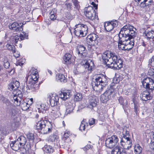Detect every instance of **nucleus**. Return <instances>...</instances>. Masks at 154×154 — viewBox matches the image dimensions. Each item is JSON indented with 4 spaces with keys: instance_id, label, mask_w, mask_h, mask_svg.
Segmentation results:
<instances>
[{
    "instance_id": "1",
    "label": "nucleus",
    "mask_w": 154,
    "mask_h": 154,
    "mask_svg": "<svg viewBox=\"0 0 154 154\" xmlns=\"http://www.w3.org/2000/svg\"><path fill=\"white\" fill-rule=\"evenodd\" d=\"M102 62L110 68L118 69L122 67V61L114 53L108 51L102 55Z\"/></svg>"
},
{
    "instance_id": "2",
    "label": "nucleus",
    "mask_w": 154,
    "mask_h": 154,
    "mask_svg": "<svg viewBox=\"0 0 154 154\" xmlns=\"http://www.w3.org/2000/svg\"><path fill=\"white\" fill-rule=\"evenodd\" d=\"M136 29L133 26H124L121 29L119 33V38L122 40L126 38H133L136 36L137 33L135 31Z\"/></svg>"
},
{
    "instance_id": "3",
    "label": "nucleus",
    "mask_w": 154,
    "mask_h": 154,
    "mask_svg": "<svg viewBox=\"0 0 154 154\" xmlns=\"http://www.w3.org/2000/svg\"><path fill=\"white\" fill-rule=\"evenodd\" d=\"M35 128L42 133L45 134L51 132L52 126L50 122L45 120H42L37 123Z\"/></svg>"
},
{
    "instance_id": "4",
    "label": "nucleus",
    "mask_w": 154,
    "mask_h": 154,
    "mask_svg": "<svg viewBox=\"0 0 154 154\" xmlns=\"http://www.w3.org/2000/svg\"><path fill=\"white\" fill-rule=\"evenodd\" d=\"M74 32L77 36L83 37L85 36L88 31V27L86 25L79 24L75 26Z\"/></svg>"
},
{
    "instance_id": "5",
    "label": "nucleus",
    "mask_w": 154,
    "mask_h": 154,
    "mask_svg": "<svg viewBox=\"0 0 154 154\" xmlns=\"http://www.w3.org/2000/svg\"><path fill=\"white\" fill-rule=\"evenodd\" d=\"M115 88L113 86H111L109 89L101 95L100 101L103 103L106 102L111 98V95L115 93Z\"/></svg>"
},
{
    "instance_id": "6",
    "label": "nucleus",
    "mask_w": 154,
    "mask_h": 154,
    "mask_svg": "<svg viewBox=\"0 0 154 154\" xmlns=\"http://www.w3.org/2000/svg\"><path fill=\"white\" fill-rule=\"evenodd\" d=\"M119 140L118 137L116 135H113L106 140L105 145L108 148L112 149L117 145Z\"/></svg>"
},
{
    "instance_id": "7",
    "label": "nucleus",
    "mask_w": 154,
    "mask_h": 154,
    "mask_svg": "<svg viewBox=\"0 0 154 154\" xmlns=\"http://www.w3.org/2000/svg\"><path fill=\"white\" fill-rule=\"evenodd\" d=\"M143 87L151 91L154 90V78L147 77L142 81Z\"/></svg>"
},
{
    "instance_id": "8",
    "label": "nucleus",
    "mask_w": 154,
    "mask_h": 154,
    "mask_svg": "<svg viewBox=\"0 0 154 154\" xmlns=\"http://www.w3.org/2000/svg\"><path fill=\"white\" fill-rule=\"evenodd\" d=\"M120 144L124 149H129L132 146V140L130 138L122 137L121 140Z\"/></svg>"
},
{
    "instance_id": "9",
    "label": "nucleus",
    "mask_w": 154,
    "mask_h": 154,
    "mask_svg": "<svg viewBox=\"0 0 154 154\" xmlns=\"http://www.w3.org/2000/svg\"><path fill=\"white\" fill-rule=\"evenodd\" d=\"M108 78L106 75H97L95 77V78H93V80L103 85V86H106L108 82Z\"/></svg>"
},
{
    "instance_id": "10",
    "label": "nucleus",
    "mask_w": 154,
    "mask_h": 154,
    "mask_svg": "<svg viewBox=\"0 0 154 154\" xmlns=\"http://www.w3.org/2000/svg\"><path fill=\"white\" fill-rule=\"evenodd\" d=\"M98 38V35L94 33L89 35L87 37V44L91 46L97 45Z\"/></svg>"
},
{
    "instance_id": "11",
    "label": "nucleus",
    "mask_w": 154,
    "mask_h": 154,
    "mask_svg": "<svg viewBox=\"0 0 154 154\" xmlns=\"http://www.w3.org/2000/svg\"><path fill=\"white\" fill-rule=\"evenodd\" d=\"M84 13L86 17L89 19L92 20L94 19L95 11L91 6L85 8Z\"/></svg>"
},
{
    "instance_id": "12",
    "label": "nucleus",
    "mask_w": 154,
    "mask_h": 154,
    "mask_svg": "<svg viewBox=\"0 0 154 154\" xmlns=\"http://www.w3.org/2000/svg\"><path fill=\"white\" fill-rule=\"evenodd\" d=\"M48 98L49 99L50 103L51 106H56L58 103L59 97L55 94H49L48 95Z\"/></svg>"
},
{
    "instance_id": "13",
    "label": "nucleus",
    "mask_w": 154,
    "mask_h": 154,
    "mask_svg": "<svg viewBox=\"0 0 154 154\" xmlns=\"http://www.w3.org/2000/svg\"><path fill=\"white\" fill-rule=\"evenodd\" d=\"M99 100L97 97L93 95L89 97L88 99V106L90 108H92L96 106Z\"/></svg>"
},
{
    "instance_id": "14",
    "label": "nucleus",
    "mask_w": 154,
    "mask_h": 154,
    "mask_svg": "<svg viewBox=\"0 0 154 154\" xmlns=\"http://www.w3.org/2000/svg\"><path fill=\"white\" fill-rule=\"evenodd\" d=\"M76 52L79 57L82 58L85 57L87 54V51L86 49V48L82 45H79L77 47Z\"/></svg>"
},
{
    "instance_id": "15",
    "label": "nucleus",
    "mask_w": 154,
    "mask_h": 154,
    "mask_svg": "<svg viewBox=\"0 0 154 154\" xmlns=\"http://www.w3.org/2000/svg\"><path fill=\"white\" fill-rule=\"evenodd\" d=\"M75 106V101L73 100L72 102H69L66 104V115H68L73 112V110Z\"/></svg>"
},
{
    "instance_id": "16",
    "label": "nucleus",
    "mask_w": 154,
    "mask_h": 154,
    "mask_svg": "<svg viewBox=\"0 0 154 154\" xmlns=\"http://www.w3.org/2000/svg\"><path fill=\"white\" fill-rule=\"evenodd\" d=\"M82 64L84 65V67L86 69V71L88 70L90 72L92 70V69L94 66L93 62L91 60H85L83 61Z\"/></svg>"
},
{
    "instance_id": "17",
    "label": "nucleus",
    "mask_w": 154,
    "mask_h": 154,
    "mask_svg": "<svg viewBox=\"0 0 154 154\" xmlns=\"http://www.w3.org/2000/svg\"><path fill=\"white\" fill-rule=\"evenodd\" d=\"M13 93L14 96L13 98L14 103H18V101L20 102L22 101L23 95L20 91L17 89L16 90L13 91Z\"/></svg>"
},
{
    "instance_id": "18",
    "label": "nucleus",
    "mask_w": 154,
    "mask_h": 154,
    "mask_svg": "<svg viewBox=\"0 0 154 154\" xmlns=\"http://www.w3.org/2000/svg\"><path fill=\"white\" fill-rule=\"evenodd\" d=\"M136 2H140V7L147 8V7H149L151 5L153 2V0H135Z\"/></svg>"
},
{
    "instance_id": "19",
    "label": "nucleus",
    "mask_w": 154,
    "mask_h": 154,
    "mask_svg": "<svg viewBox=\"0 0 154 154\" xmlns=\"http://www.w3.org/2000/svg\"><path fill=\"white\" fill-rule=\"evenodd\" d=\"M92 86L94 90L99 93L101 92L105 87V86H103V85L97 82V83L94 80L92 83Z\"/></svg>"
},
{
    "instance_id": "20",
    "label": "nucleus",
    "mask_w": 154,
    "mask_h": 154,
    "mask_svg": "<svg viewBox=\"0 0 154 154\" xmlns=\"http://www.w3.org/2000/svg\"><path fill=\"white\" fill-rule=\"evenodd\" d=\"M63 60L64 63L67 64H69L71 63H73L75 60L72 55L69 53L66 54L64 55Z\"/></svg>"
},
{
    "instance_id": "21",
    "label": "nucleus",
    "mask_w": 154,
    "mask_h": 154,
    "mask_svg": "<svg viewBox=\"0 0 154 154\" xmlns=\"http://www.w3.org/2000/svg\"><path fill=\"white\" fill-rule=\"evenodd\" d=\"M9 28L11 30H13L14 32H19L22 30L23 29L20 26L19 24L17 22H14L13 23L10 24L9 25Z\"/></svg>"
},
{
    "instance_id": "22",
    "label": "nucleus",
    "mask_w": 154,
    "mask_h": 154,
    "mask_svg": "<svg viewBox=\"0 0 154 154\" xmlns=\"http://www.w3.org/2000/svg\"><path fill=\"white\" fill-rule=\"evenodd\" d=\"M28 34L23 32L22 34H21L20 36L16 35L14 38L15 40L14 42L15 44H17L18 42L24 39V38H28Z\"/></svg>"
},
{
    "instance_id": "23",
    "label": "nucleus",
    "mask_w": 154,
    "mask_h": 154,
    "mask_svg": "<svg viewBox=\"0 0 154 154\" xmlns=\"http://www.w3.org/2000/svg\"><path fill=\"white\" fill-rule=\"evenodd\" d=\"M19 144L20 143L17 140L12 141L10 143V146L11 149L14 151H17L20 149L22 151V148Z\"/></svg>"
},
{
    "instance_id": "24",
    "label": "nucleus",
    "mask_w": 154,
    "mask_h": 154,
    "mask_svg": "<svg viewBox=\"0 0 154 154\" xmlns=\"http://www.w3.org/2000/svg\"><path fill=\"white\" fill-rule=\"evenodd\" d=\"M132 38H126L124 41L125 43V45H126V49H128V50H130L133 47L134 45V42H133V40H131Z\"/></svg>"
},
{
    "instance_id": "25",
    "label": "nucleus",
    "mask_w": 154,
    "mask_h": 154,
    "mask_svg": "<svg viewBox=\"0 0 154 154\" xmlns=\"http://www.w3.org/2000/svg\"><path fill=\"white\" fill-rule=\"evenodd\" d=\"M140 97L142 100L146 101L150 100L152 98L149 92L147 91H145L142 92L140 95Z\"/></svg>"
},
{
    "instance_id": "26",
    "label": "nucleus",
    "mask_w": 154,
    "mask_h": 154,
    "mask_svg": "<svg viewBox=\"0 0 154 154\" xmlns=\"http://www.w3.org/2000/svg\"><path fill=\"white\" fill-rule=\"evenodd\" d=\"M15 104L17 106L20 105L22 109L24 110H26L28 109L30 105L28 102H25L22 100L20 102L18 101V103L15 102Z\"/></svg>"
},
{
    "instance_id": "27",
    "label": "nucleus",
    "mask_w": 154,
    "mask_h": 154,
    "mask_svg": "<svg viewBox=\"0 0 154 154\" xmlns=\"http://www.w3.org/2000/svg\"><path fill=\"white\" fill-rule=\"evenodd\" d=\"M38 112L45 113L48 109V106L44 103L38 104L37 106Z\"/></svg>"
},
{
    "instance_id": "28",
    "label": "nucleus",
    "mask_w": 154,
    "mask_h": 154,
    "mask_svg": "<svg viewBox=\"0 0 154 154\" xmlns=\"http://www.w3.org/2000/svg\"><path fill=\"white\" fill-rule=\"evenodd\" d=\"M143 35L146 37L147 39H152L154 37V32L152 30L149 31L147 29L143 32Z\"/></svg>"
},
{
    "instance_id": "29",
    "label": "nucleus",
    "mask_w": 154,
    "mask_h": 154,
    "mask_svg": "<svg viewBox=\"0 0 154 154\" xmlns=\"http://www.w3.org/2000/svg\"><path fill=\"white\" fill-rule=\"evenodd\" d=\"M71 93L70 90L67 91L66 92H61L59 94L60 97L64 100H66L71 96Z\"/></svg>"
},
{
    "instance_id": "30",
    "label": "nucleus",
    "mask_w": 154,
    "mask_h": 154,
    "mask_svg": "<svg viewBox=\"0 0 154 154\" xmlns=\"http://www.w3.org/2000/svg\"><path fill=\"white\" fill-rule=\"evenodd\" d=\"M72 135L71 133L69 131H68L65 132L63 135V137L62 139V140L65 143L71 142V140L70 139L69 137Z\"/></svg>"
},
{
    "instance_id": "31",
    "label": "nucleus",
    "mask_w": 154,
    "mask_h": 154,
    "mask_svg": "<svg viewBox=\"0 0 154 154\" xmlns=\"http://www.w3.org/2000/svg\"><path fill=\"white\" fill-rule=\"evenodd\" d=\"M126 40L125 39V40H122V39H121L120 38H119L118 43V47L119 49L120 50H128V49H126V45H125V43L124 41Z\"/></svg>"
},
{
    "instance_id": "32",
    "label": "nucleus",
    "mask_w": 154,
    "mask_h": 154,
    "mask_svg": "<svg viewBox=\"0 0 154 154\" xmlns=\"http://www.w3.org/2000/svg\"><path fill=\"white\" fill-rule=\"evenodd\" d=\"M17 141L20 143V144L22 148L26 144V138L23 136H20L17 139Z\"/></svg>"
},
{
    "instance_id": "33",
    "label": "nucleus",
    "mask_w": 154,
    "mask_h": 154,
    "mask_svg": "<svg viewBox=\"0 0 154 154\" xmlns=\"http://www.w3.org/2000/svg\"><path fill=\"white\" fill-rule=\"evenodd\" d=\"M119 103L122 106L124 109L127 107L128 102L126 100L124 99L122 97H120L119 99Z\"/></svg>"
},
{
    "instance_id": "34",
    "label": "nucleus",
    "mask_w": 154,
    "mask_h": 154,
    "mask_svg": "<svg viewBox=\"0 0 154 154\" xmlns=\"http://www.w3.org/2000/svg\"><path fill=\"white\" fill-rule=\"evenodd\" d=\"M44 151L48 153H51L54 152L53 148L50 145H45L43 149Z\"/></svg>"
},
{
    "instance_id": "35",
    "label": "nucleus",
    "mask_w": 154,
    "mask_h": 154,
    "mask_svg": "<svg viewBox=\"0 0 154 154\" xmlns=\"http://www.w3.org/2000/svg\"><path fill=\"white\" fill-rule=\"evenodd\" d=\"M57 80L58 81H60L61 82H65L67 81L64 75L62 74H59L58 75H57L56 77Z\"/></svg>"
},
{
    "instance_id": "36",
    "label": "nucleus",
    "mask_w": 154,
    "mask_h": 154,
    "mask_svg": "<svg viewBox=\"0 0 154 154\" xmlns=\"http://www.w3.org/2000/svg\"><path fill=\"white\" fill-rule=\"evenodd\" d=\"M134 150L135 154H141L142 148L139 144H137L134 146Z\"/></svg>"
},
{
    "instance_id": "37",
    "label": "nucleus",
    "mask_w": 154,
    "mask_h": 154,
    "mask_svg": "<svg viewBox=\"0 0 154 154\" xmlns=\"http://www.w3.org/2000/svg\"><path fill=\"white\" fill-rule=\"evenodd\" d=\"M121 148L119 146L115 147L111 152L112 154H121Z\"/></svg>"
},
{
    "instance_id": "38",
    "label": "nucleus",
    "mask_w": 154,
    "mask_h": 154,
    "mask_svg": "<svg viewBox=\"0 0 154 154\" xmlns=\"http://www.w3.org/2000/svg\"><path fill=\"white\" fill-rule=\"evenodd\" d=\"M54 109V110H53V113L54 114L55 117H57L60 115V112L59 111L60 108L58 105L56 106Z\"/></svg>"
},
{
    "instance_id": "39",
    "label": "nucleus",
    "mask_w": 154,
    "mask_h": 154,
    "mask_svg": "<svg viewBox=\"0 0 154 154\" xmlns=\"http://www.w3.org/2000/svg\"><path fill=\"white\" fill-rule=\"evenodd\" d=\"M104 28L105 30L107 32H110L114 28L109 22L105 24Z\"/></svg>"
},
{
    "instance_id": "40",
    "label": "nucleus",
    "mask_w": 154,
    "mask_h": 154,
    "mask_svg": "<svg viewBox=\"0 0 154 154\" xmlns=\"http://www.w3.org/2000/svg\"><path fill=\"white\" fill-rule=\"evenodd\" d=\"M3 66L6 69H8L10 66V64L6 57H4L3 59Z\"/></svg>"
},
{
    "instance_id": "41",
    "label": "nucleus",
    "mask_w": 154,
    "mask_h": 154,
    "mask_svg": "<svg viewBox=\"0 0 154 154\" xmlns=\"http://www.w3.org/2000/svg\"><path fill=\"white\" fill-rule=\"evenodd\" d=\"M122 133L123 135L122 137H125V138H130V135L129 134V131L125 128H123Z\"/></svg>"
},
{
    "instance_id": "42",
    "label": "nucleus",
    "mask_w": 154,
    "mask_h": 154,
    "mask_svg": "<svg viewBox=\"0 0 154 154\" xmlns=\"http://www.w3.org/2000/svg\"><path fill=\"white\" fill-rule=\"evenodd\" d=\"M6 47L8 50L11 51L12 53L15 52V48L13 45L7 44L6 45Z\"/></svg>"
},
{
    "instance_id": "43",
    "label": "nucleus",
    "mask_w": 154,
    "mask_h": 154,
    "mask_svg": "<svg viewBox=\"0 0 154 154\" xmlns=\"http://www.w3.org/2000/svg\"><path fill=\"white\" fill-rule=\"evenodd\" d=\"M19 122L17 120L16 121L14 120L11 124V127L13 130H15L16 128L19 126Z\"/></svg>"
},
{
    "instance_id": "44",
    "label": "nucleus",
    "mask_w": 154,
    "mask_h": 154,
    "mask_svg": "<svg viewBox=\"0 0 154 154\" xmlns=\"http://www.w3.org/2000/svg\"><path fill=\"white\" fill-rule=\"evenodd\" d=\"M82 98V95L81 94L77 93L75 96L74 101L75 100L77 101L81 100Z\"/></svg>"
},
{
    "instance_id": "45",
    "label": "nucleus",
    "mask_w": 154,
    "mask_h": 154,
    "mask_svg": "<svg viewBox=\"0 0 154 154\" xmlns=\"http://www.w3.org/2000/svg\"><path fill=\"white\" fill-rule=\"evenodd\" d=\"M36 82L33 79H29V75L27 78V80L26 83L27 84H28L31 85H34L35 84Z\"/></svg>"
},
{
    "instance_id": "46",
    "label": "nucleus",
    "mask_w": 154,
    "mask_h": 154,
    "mask_svg": "<svg viewBox=\"0 0 154 154\" xmlns=\"http://www.w3.org/2000/svg\"><path fill=\"white\" fill-rule=\"evenodd\" d=\"M148 75L150 76V78H154V69L152 68L149 69L148 71Z\"/></svg>"
},
{
    "instance_id": "47",
    "label": "nucleus",
    "mask_w": 154,
    "mask_h": 154,
    "mask_svg": "<svg viewBox=\"0 0 154 154\" xmlns=\"http://www.w3.org/2000/svg\"><path fill=\"white\" fill-rule=\"evenodd\" d=\"M36 74H38L37 69L34 67L32 68L29 73V75H35Z\"/></svg>"
},
{
    "instance_id": "48",
    "label": "nucleus",
    "mask_w": 154,
    "mask_h": 154,
    "mask_svg": "<svg viewBox=\"0 0 154 154\" xmlns=\"http://www.w3.org/2000/svg\"><path fill=\"white\" fill-rule=\"evenodd\" d=\"M65 5L66 9L68 11H70L72 10L73 7L72 3L68 2H66Z\"/></svg>"
},
{
    "instance_id": "49",
    "label": "nucleus",
    "mask_w": 154,
    "mask_h": 154,
    "mask_svg": "<svg viewBox=\"0 0 154 154\" xmlns=\"http://www.w3.org/2000/svg\"><path fill=\"white\" fill-rule=\"evenodd\" d=\"M86 123L84 121H82L79 128V130L81 131H84L85 129V125Z\"/></svg>"
},
{
    "instance_id": "50",
    "label": "nucleus",
    "mask_w": 154,
    "mask_h": 154,
    "mask_svg": "<svg viewBox=\"0 0 154 154\" xmlns=\"http://www.w3.org/2000/svg\"><path fill=\"white\" fill-rule=\"evenodd\" d=\"M29 78V79H32L35 80L36 82L38 81V74H36L35 75H28Z\"/></svg>"
},
{
    "instance_id": "51",
    "label": "nucleus",
    "mask_w": 154,
    "mask_h": 154,
    "mask_svg": "<svg viewBox=\"0 0 154 154\" xmlns=\"http://www.w3.org/2000/svg\"><path fill=\"white\" fill-rule=\"evenodd\" d=\"M134 105V111L135 112L136 115H137L140 112V107L135 103Z\"/></svg>"
},
{
    "instance_id": "52",
    "label": "nucleus",
    "mask_w": 154,
    "mask_h": 154,
    "mask_svg": "<svg viewBox=\"0 0 154 154\" xmlns=\"http://www.w3.org/2000/svg\"><path fill=\"white\" fill-rule=\"evenodd\" d=\"M72 2L73 3L75 7L77 9H78L80 7L79 2L78 0H71Z\"/></svg>"
},
{
    "instance_id": "53",
    "label": "nucleus",
    "mask_w": 154,
    "mask_h": 154,
    "mask_svg": "<svg viewBox=\"0 0 154 154\" xmlns=\"http://www.w3.org/2000/svg\"><path fill=\"white\" fill-rule=\"evenodd\" d=\"M12 83L14 86V89H18L20 86V84L19 82L17 81H14Z\"/></svg>"
},
{
    "instance_id": "54",
    "label": "nucleus",
    "mask_w": 154,
    "mask_h": 154,
    "mask_svg": "<svg viewBox=\"0 0 154 154\" xmlns=\"http://www.w3.org/2000/svg\"><path fill=\"white\" fill-rule=\"evenodd\" d=\"M152 41H150V42H151L150 45L151 46H149L148 45V47L147 48L148 50V51L149 52H152L153 51V45H154V43L152 42Z\"/></svg>"
},
{
    "instance_id": "55",
    "label": "nucleus",
    "mask_w": 154,
    "mask_h": 154,
    "mask_svg": "<svg viewBox=\"0 0 154 154\" xmlns=\"http://www.w3.org/2000/svg\"><path fill=\"white\" fill-rule=\"evenodd\" d=\"M109 23L111 24L112 26H113V28L116 27L118 24V22L117 20H112Z\"/></svg>"
},
{
    "instance_id": "56",
    "label": "nucleus",
    "mask_w": 154,
    "mask_h": 154,
    "mask_svg": "<svg viewBox=\"0 0 154 154\" xmlns=\"http://www.w3.org/2000/svg\"><path fill=\"white\" fill-rule=\"evenodd\" d=\"M8 89L10 91H14L16 90L17 89H14V85L11 83L8 86Z\"/></svg>"
},
{
    "instance_id": "57",
    "label": "nucleus",
    "mask_w": 154,
    "mask_h": 154,
    "mask_svg": "<svg viewBox=\"0 0 154 154\" xmlns=\"http://www.w3.org/2000/svg\"><path fill=\"white\" fill-rule=\"evenodd\" d=\"M9 133V131L8 128H4L2 131V133L5 135H7Z\"/></svg>"
},
{
    "instance_id": "58",
    "label": "nucleus",
    "mask_w": 154,
    "mask_h": 154,
    "mask_svg": "<svg viewBox=\"0 0 154 154\" xmlns=\"http://www.w3.org/2000/svg\"><path fill=\"white\" fill-rule=\"evenodd\" d=\"M27 137L29 140H33L34 139V135L32 133H29L27 134Z\"/></svg>"
},
{
    "instance_id": "59",
    "label": "nucleus",
    "mask_w": 154,
    "mask_h": 154,
    "mask_svg": "<svg viewBox=\"0 0 154 154\" xmlns=\"http://www.w3.org/2000/svg\"><path fill=\"white\" fill-rule=\"evenodd\" d=\"M31 146L29 144L27 143L26 145L25 146V145L23 146L22 148L23 151V149H24L26 151L28 150L29 149H30Z\"/></svg>"
},
{
    "instance_id": "60",
    "label": "nucleus",
    "mask_w": 154,
    "mask_h": 154,
    "mask_svg": "<svg viewBox=\"0 0 154 154\" xmlns=\"http://www.w3.org/2000/svg\"><path fill=\"white\" fill-rule=\"evenodd\" d=\"M57 136L55 135H52L50 137V140L52 142L54 141L57 139Z\"/></svg>"
},
{
    "instance_id": "61",
    "label": "nucleus",
    "mask_w": 154,
    "mask_h": 154,
    "mask_svg": "<svg viewBox=\"0 0 154 154\" xmlns=\"http://www.w3.org/2000/svg\"><path fill=\"white\" fill-rule=\"evenodd\" d=\"M149 62L152 66L154 67V56L152 57L150 60H149Z\"/></svg>"
},
{
    "instance_id": "62",
    "label": "nucleus",
    "mask_w": 154,
    "mask_h": 154,
    "mask_svg": "<svg viewBox=\"0 0 154 154\" xmlns=\"http://www.w3.org/2000/svg\"><path fill=\"white\" fill-rule=\"evenodd\" d=\"M95 123V119H91L89 120V124L90 125H92Z\"/></svg>"
},
{
    "instance_id": "63",
    "label": "nucleus",
    "mask_w": 154,
    "mask_h": 154,
    "mask_svg": "<svg viewBox=\"0 0 154 154\" xmlns=\"http://www.w3.org/2000/svg\"><path fill=\"white\" fill-rule=\"evenodd\" d=\"M56 12H57V10H56V9H54L50 12V15H55Z\"/></svg>"
},
{
    "instance_id": "64",
    "label": "nucleus",
    "mask_w": 154,
    "mask_h": 154,
    "mask_svg": "<svg viewBox=\"0 0 154 154\" xmlns=\"http://www.w3.org/2000/svg\"><path fill=\"white\" fill-rule=\"evenodd\" d=\"M4 103H5L7 106H9L11 104V103L9 101L6 99L4 100Z\"/></svg>"
}]
</instances>
